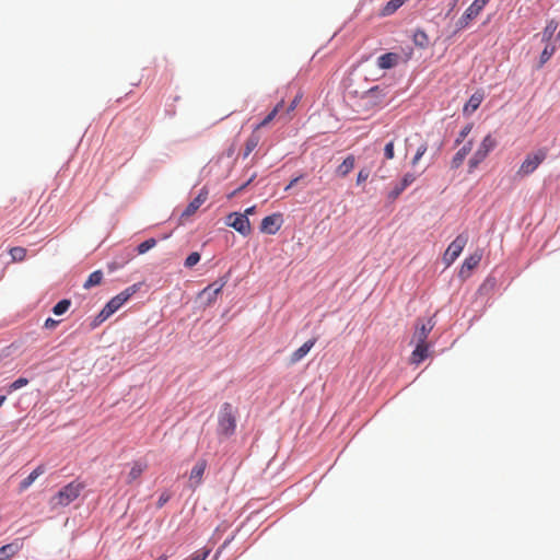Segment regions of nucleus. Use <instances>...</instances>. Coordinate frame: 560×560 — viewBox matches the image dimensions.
<instances>
[{
  "mask_svg": "<svg viewBox=\"0 0 560 560\" xmlns=\"http://www.w3.org/2000/svg\"><path fill=\"white\" fill-rule=\"evenodd\" d=\"M236 413L237 410L230 402H224L218 416V434L229 438L235 433L236 430Z\"/></svg>",
  "mask_w": 560,
  "mask_h": 560,
  "instance_id": "1",
  "label": "nucleus"
},
{
  "mask_svg": "<svg viewBox=\"0 0 560 560\" xmlns=\"http://www.w3.org/2000/svg\"><path fill=\"white\" fill-rule=\"evenodd\" d=\"M139 284H132L122 292L112 298L97 315V319L102 323L118 311L137 291Z\"/></svg>",
  "mask_w": 560,
  "mask_h": 560,
  "instance_id": "2",
  "label": "nucleus"
},
{
  "mask_svg": "<svg viewBox=\"0 0 560 560\" xmlns=\"http://www.w3.org/2000/svg\"><path fill=\"white\" fill-rule=\"evenodd\" d=\"M548 149L540 148L536 151L528 153L522 164L520 165L516 175L521 178L529 176L533 174L539 165L547 159Z\"/></svg>",
  "mask_w": 560,
  "mask_h": 560,
  "instance_id": "3",
  "label": "nucleus"
},
{
  "mask_svg": "<svg viewBox=\"0 0 560 560\" xmlns=\"http://www.w3.org/2000/svg\"><path fill=\"white\" fill-rule=\"evenodd\" d=\"M81 490V483L74 481L68 483L50 499V506L57 509L69 505L80 495Z\"/></svg>",
  "mask_w": 560,
  "mask_h": 560,
  "instance_id": "4",
  "label": "nucleus"
},
{
  "mask_svg": "<svg viewBox=\"0 0 560 560\" xmlns=\"http://www.w3.org/2000/svg\"><path fill=\"white\" fill-rule=\"evenodd\" d=\"M495 147L497 140L491 135H487L468 162L470 171L475 170Z\"/></svg>",
  "mask_w": 560,
  "mask_h": 560,
  "instance_id": "5",
  "label": "nucleus"
},
{
  "mask_svg": "<svg viewBox=\"0 0 560 560\" xmlns=\"http://www.w3.org/2000/svg\"><path fill=\"white\" fill-rule=\"evenodd\" d=\"M468 242V234L467 233H460L456 236V238L448 245L446 248L444 255H443V261L448 267L451 266L462 254L464 247L466 246Z\"/></svg>",
  "mask_w": 560,
  "mask_h": 560,
  "instance_id": "6",
  "label": "nucleus"
},
{
  "mask_svg": "<svg viewBox=\"0 0 560 560\" xmlns=\"http://www.w3.org/2000/svg\"><path fill=\"white\" fill-rule=\"evenodd\" d=\"M434 326L435 322L433 318H429L427 320L418 319L416 323V330L412 336V342L428 343V336Z\"/></svg>",
  "mask_w": 560,
  "mask_h": 560,
  "instance_id": "7",
  "label": "nucleus"
},
{
  "mask_svg": "<svg viewBox=\"0 0 560 560\" xmlns=\"http://www.w3.org/2000/svg\"><path fill=\"white\" fill-rule=\"evenodd\" d=\"M228 225L235 229L243 235H248L250 232V223L246 214L242 213H231L228 217Z\"/></svg>",
  "mask_w": 560,
  "mask_h": 560,
  "instance_id": "8",
  "label": "nucleus"
},
{
  "mask_svg": "<svg viewBox=\"0 0 560 560\" xmlns=\"http://www.w3.org/2000/svg\"><path fill=\"white\" fill-rule=\"evenodd\" d=\"M225 284L226 280L221 278L206 287L200 292V296L206 300L207 305H210L217 300Z\"/></svg>",
  "mask_w": 560,
  "mask_h": 560,
  "instance_id": "9",
  "label": "nucleus"
},
{
  "mask_svg": "<svg viewBox=\"0 0 560 560\" xmlns=\"http://www.w3.org/2000/svg\"><path fill=\"white\" fill-rule=\"evenodd\" d=\"M206 468H207L206 459H199L195 464V466L192 467L190 475H189L190 487L196 488L201 483Z\"/></svg>",
  "mask_w": 560,
  "mask_h": 560,
  "instance_id": "10",
  "label": "nucleus"
},
{
  "mask_svg": "<svg viewBox=\"0 0 560 560\" xmlns=\"http://www.w3.org/2000/svg\"><path fill=\"white\" fill-rule=\"evenodd\" d=\"M208 192L207 191H200L198 196L189 202V205L186 207V209L183 211L180 219H188L191 217L196 211L200 208V206L207 200Z\"/></svg>",
  "mask_w": 560,
  "mask_h": 560,
  "instance_id": "11",
  "label": "nucleus"
},
{
  "mask_svg": "<svg viewBox=\"0 0 560 560\" xmlns=\"http://www.w3.org/2000/svg\"><path fill=\"white\" fill-rule=\"evenodd\" d=\"M429 357V343L416 342V348L411 353L410 361L413 364H420Z\"/></svg>",
  "mask_w": 560,
  "mask_h": 560,
  "instance_id": "12",
  "label": "nucleus"
},
{
  "mask_svg": "<svg viewBox=\"0 0 560 560\" xmlns=\"http://www.w3.org/2000/svg\"><path fill=\"white\" fill-rule=\"evenodd\" d=\"M278 220H279V215L276 213L266 217L262 220L261 225H260L261 232L267 233V234L277 233L278 230L280 229V224H279Z\"/></svg>",
  "mask_w": 560,
  "mask_h": 560,
  "instance_id": "13",
  "label": "nucleus"
},
{
  "mask_svg": "<svg viewBox=\"0 0 560 560\" xmlns=\"http://www.w3.org/2000/svg\"><path fill=\"white\" fill-rule=\"evenodd\" d=\"M399 59L400 57L398 54L387 52L377 58V66L384 70L392 69L398 65Z\"/></svg>",
  "mask_w": 560,
  "mask_h": 560,
  "instance_id": "14",
  "label": "nucleus"
},
{
  "mask_svg": "<svg viewBox=\"0 0 560 560\" xmlns=\"http://www.w3.org/2000/svg\"><path fill=\"white\" fill-rule=\"evenodd\" d=\"M316 343V338H312L307 341H305L296 351H294L290 358V363L291 364H294L296 362H299L300 360H302L308 352L310 350L314 347V345Z\"/></svg>",
  "mask_w": 560,
  "mask_h": 560,
  "instance_id": "15",
  "label": "nucleus"
},
{
  "mask_svg": "<svg viewBox=\"0 0 560 560\" xmlns=\"http://www.w3.org/2000/svg\"><path fill=\"white\" fill-rule=\"evenodd\" d=\"M471 148H472V141L469 140L466 144L463 145V148H460L456 152V154L454 155V158L452 159V162H451L452 168H458L463 164L464 160L466 159L468 153L471 151Z\"/></svg>",
  "mask_w": 560,
  "mask_h": 560,
  "instance_id": "16",
  "label": "nucleus"
},
{
  "mask_svg": "<svg viewBox=\"0 0 560 560\" xmlns=\"http://www.w3.org/2000/svg\"><path fill=\"white\" fill-rule=\"evenodd\" d=\"M483 100V94L480 93V92H476L474 93L468 102L465 104L464 108H463V112L465 115H471L475 110L478 109V107L480 106L481 102Z\"/></svg>",
  "mask_w": 560,
  "mask_h": 560,
  "instance_id": "17",
  "label": "nucleus"
},
{
  "mask_svg": "<svg viewBox=\"0 0 560 560\" xmlns=\"http://www.w3.org/2000/svg\"><path fill=\"white\" fill-rule=\"evenodd\" d=\"M45 472L44 465L37 466L25 479L20 483V491L26 490L39 476Z\"/></svg>",
  "mask_w": 560,
  "mask_h": 560,
  "instance_id": "18",
  "label": "nucleus"
},
{
  "mask_svg": "<svg viewBox=\"0 0 560 560\" xmlns=\"http://www.w3.org/2000/svg\"><path fill=\"white\" fill-rule=\"evenodd\" d=\"M355 164V158L348 155L343 162L337 167L336 173L338 176L346 177L353 168Z\"/></svg>",
  "mask_w": 560,
  "mask_h": 560,
  "instance_id": "19",
  "label": "nucleus"
},
{
  "mask_svg": "<svg viewBox=\"0 0 560 560\" xmlns=\"http://www.w3.org/2000/svg\"><path fill=\"white\" fill-rule=\"evenodd\" d=\"M408 0H389L381 10V15L389 16L394 14Z\"/></svg>",
  "mask_w": 560,
  "mask_h": 560,
  "instance_id": "20",
  "label": "nucleus"
},
{
  "mask_svg": "<svg viewBox=\"0 0 560 560\" xmlns=\"http://www.w3.org/2000/svg\"><path fill=\"white\" fill-rule=\"evenodd\" d=\"M19 548L18 542H11L2 546L0 548V560H10L19 551Z\"/></svg>",
  "mask_w": 560,
  "mask_h": 560,
  "instance_id": "21",
  "label": "nucleus"
},
{
  "mask_svg": "<svg viewBox=\"0 0 560 560\" xmlns=\"http://www.w3.org/2000/svg\"><path fill=\"white\" fill-rule=\"evenodd\" d=\"M147 466L140 462H135L127 478L128 483H132L135 480H137L142 472L145 470Z\"/></svg>",
  "mask_w": 560,
  "mask_h": 560,
  "instance_id": "22",
  "label": "nucleus"
},
{
  "mask_svg": "<svg viewBox=\"0 0 560 560\" xmlns=\"http://www.w3.org/2000/svg\"><path fill=\"white\" fill-rule=\"evenodd\" d=\"M490 0H474V2L466 9L475 19L480 14L483 8L489 3Z\"/></svg>",
  "mask_w": 560,
  "mask_h": 560,
  "instance_id": "23",
  "label": "nucleus"
},
{
  "mask_svg": "<svg viewBox=\"0 0 560 560\" xmlns=\"http://www.w3.org/2000/svg\"><path fill=\"white\" fill-rule=\"evenodd\" d=\"M103 272L101 270L93 271L84 283L85 289L98 285L102 282Z\"/></svg>",
  "mask_w": 560,
  "mask_h": 560,
  "instance_id": "24",
  "label": "nucleus"
},
{
  "mask_svg": "<svg viewBox=\"0 0 560 560\" xmlns=\"http://www.w3.org/2000/svg\"><path fill=\"white\" fill-rule=\"evenodd\" d=\"M9 253L13 262H20L25 259L27 252L24 247L16 246L10 248Z\"/></svg>",
  "mask_w": 560,
  "mask_h": 560,
  "instance_id": "25",
  "label": "nucleus"
},
{
  "mask_svg": "<svg viewBox=\"0 0 560 560\" xmlns=\"http://www.w3.org/2000/svg\"><path fill=\"white\" fill-rule=\"evenodd\" d=\"M480 261V256H477V255H471L469 257H467L463 265H462V269H460V273H463L465 270H471L474 269Z\"/></svg>",
  "mask_w": 560,
  "mask_h": 560,
  "instance_id": "26",
  "label": "nucleus"
},
{
  "mask_svg": "<svg viewBox=\"0 0 560 560\" xmlns=\"http://www.w3.org/2000/svg\"><path fill=\"white\" fill-rule=\"evenodd\" d=\"M289 90H295V92L293 94V100L287 109L288 114L291 113L296 107V105L300 103V101L303 97V92L301 91V89L299 86H295V85L289 86Z\"/></svg>",
  "mask_w": 560,
  "mask_h": 560,
  "instance_id": "27",
  "label": "nucleus"
},
{
  "mask_svg": "<svg viewBox=\"0 0 560 560\" xmlns=\"http://www.w3.org/2000/svg\"><path fill=\"white\" fill-rule=\"evenodd\" d=\"M413 43H415L416 46L424 48V47H427L429 45V37L425 34V32L417 31L413 34Z\"/></svg>",
  "mask_w": 560,
  "mask_h": 560,
  "instance_id": "28",
  "label": "nucleus"
},
{
  "mask_svg": "<svg viewBox=\"0 0 560 560\" xmlns=\"http://www.w3.org/2000/svg\"><path fill=\"white\" fill-rule=\"evenodd\" d=\"M71 306V301L68 299H63L59 301L52 308L55 315L59 316L65 314L69 307Z\"/></svg>",
  "mask_w": 560,
  "mask_h": 560,
  "instance_id": "29",
  "label": "nucleus"
},
{
  "mask_svg": "<svg viewBox=\"0 0 560 560\" xmlns=\"http://www.w3.org/2000/svg\"><path fill=\"white\" fill-rule=\"evenodd\" d=\"M428 150V143L427 141L424 140H421L418 148H417V151H416V154L415 156L412 158L411 160V164L415 166L419 163V161L421 160V158L423 156V154L427 152Z\"/></svg>",
  "mask_w": 560,
  "mask_h": 560,
  "instance_id": "30",
  "label": "nucleus"
},
{
  "mask_svg": "<svg viewBox=\"0 0 560 560\" xmlns=\"http://www.w3.org/2000/svg\"><path fill=\"white\" fill-rule=\"evenodd\" d=\"M155 245H156V241L154 238L145 240L144 242H142L141 244L138 245L137 252L140 255L145 254L148 250L153 248Z\"/></svg>",
  "mask_w": 560,
  "mask_h": 560,
  "instance_id": "31",
  "label": "nucleus"
},
{
  "mask_svg": "<svg viewBox=\"0 0 560 560\" xmlns=\"http://www.w3.org/2000/svg\"><path fill=\"white\" fill-rule=\"evenodd\" d=\"M475 18L469 14L467 11H465L463 13V15L459 18V20L457 21V28L458 30H463V28H466L470 21L474 20Z\"/></svg>",
  "mask_w": 560,
  "mask_h": 560,
  "instance_id": "32",
  "label": "nucleus"
},
{
  "mask_svg": "<svg viewBox=\"0 0 560 560\" xmlns=\"http://www.w3.org/2000/svg\"><path fill=\"white\" fill-rule=\"evenodd\" d=\"M279 108H280V104H277L273 107V109L257 125V128L265 127L267 124H269L276 117Z\"/></svg>",
  "mask_w": 560,
  "mask_h": 560,
  "instance_id": "33",
  "label": "nucleus"
},
{
  "mask_svg": "<svg viewBox=\"0 0 560 560\" xmlns=\"http://www.w3.org/2000/svg\"><path fill=\"white\" fill-rule=\"evenodd\" d=\"M555 52V47H549V46H546L545 49L542 50L541 55H540V61H539V66H544L550 58L551 56L553 55Z\"/></svg>",
  "mask_w": 560,
  "mask_h": 560,
  "instance_id": "34",
  "label": "nucleus"
},
{
  "mask_svg": "<svg viewBox=\"0 0 560 560\" xmlns=\"http://www.w3.org/2000/svg\"><path fill=\"white\" fill-rule=\"evenodd\" d=\"M200 260V254L197 252H192L188 255V257L185 260V267L191 268L195 265H197Z\"/></svg>",
  "mask_w": 560,
  "mask_h": 560,
  "instance_id": "35",
  "label": "nucleus"
},
{
  "mask_svg": "<svg viewBox=\"0 0 560 560\" xmlns=\"http://www.w3.org/2000/svg\"><path fill=\"white\" fill-rule=\"evenodd\" d=\"M28 384V380L25 378V377H19L18 380H15L13 383L10 384L9 386V392H14V390H18L24 386H26Z\"/></svg>",
  "mask_w": 560,
  "mask_h": 560,
  "instance_id": "36",
  "label": "nucleus"
},
{
  "mask_svg": "<svg viewBox=\"0 0 560 560\" xmlns=\"http://www.w3.org/2000/svg\"><path fill=\"white\" fill-rule=\"evenodd\" d=\"M371 171L368 167H363L359 171L357 176V185L363 184L370 176Z\"/></svg>",
  "mask_w": 560,
  "mask_h": 560,
  "instance_id": "37",
  "label": "nucleus"
},
{
  "mask_svg": "<svg viewBox=\"0 0 560 560\" xmlns=\"http://www.w3.org/2000/svg\"><path fill=\"white\" fill-rule=\"evenodd\" d=\"M417 176L412 173H406L401 179V182L399 183L402 188H407L408 186H410L415 180H416Z\"/></svg>",
  "mask_w": 560,
  "mask_h": 560,
  "instance_id": "38",
  "label": "nucleus"
},
{
  "mask_svg": "<svg viewBox=\"0 0 560 560\" xmlns=\"http://www.w3.org/2000/svg\"><path fill=\"white\" fill-rule=\"evenodd\" d=\"M210 550L209 549H202L194 552L189 560H206L209 556Z\"/></svg>",
  "mask_w": 560,
  "mask_h": 560,
  "instance_id": "39",
  "label": "nucleus"
},
{
  "mask_svg": "<svg viewBox=\"0 0 560 560\" xmlns=\"http://www.w3.org/2000/svg\"><path fill=\"white\" fill-rule=\"evenodd\" d=\"M384 155L387 160H392L394 159L395 156V153H394V142L393 141H389L385 148H384Z\"/></svg>",
  "mask_w": 560,
  "mask_h": 560,
  "instance_id": "40",
  "label": "nucleus"
},
{
  "mask_svg": "<svg viewBox=\"0 0 560 560\" xmlns=\"http://www.w3.org/2000/svg\"><path fill=\"white\" fill-rule=\"evenodd\" d=\"M471 128H472V127H471V125H467V126H465V127L460 130V132H459V135H458V138L456 139V143L462 142V141H463V140H464V139L469 135V132L471 131Z\"/></svg>",
  "mask_w": 560,
  "mask_h": 560,
  "instance_id": "41",
  "label": "nucleus"
},
{
  "mask_svg": "<svg viewBox=\"0 0 560 560\" xmlns=\"http://www.w3.org/2000/svg\"><path fill=\"white\" fill-rule=\"evenodd\" d=\"M404 190H405V188H402V186L400 184H397L394 187V189L389 192L388 197L390 199H396Z\"/></svg>",
  "mask_w": 560,
  "mask_h": 560,
  "instance_id": "42",
  "label": "nucleus"
},
{
  "mask_svg": "<svg viewBox=\"0 0 560 560\" xmlns=\"http://www.w3.org/2000/svg\"><path fill=\"white\" fill-rule=\"evenodd\" d=\"M254 179V176H250L248 178V180H246L244 184H242L241 186H238L236 189H234L230 195L229 197H234L236 196L237 194H240L252 180Z\"/></svg>",
  "mask_w": 560,
  "mask_h": 560,
  "instance_id": "43",
  "label": "nucleus"
},
{
  "mask_svg": "<svg viewBox=\"0 0 560 560\" xmlns=\"http://www.w3.org/2000/svg\"><path fill=\"white\" fill-rule=\"evenodd\" d=\"M59 324L58 320L54 319V318H47L45 320V324H44V327L47 328V329H52L55 328L57 325Z\"/></svg>",
  "mask_w": 560,
  "mask_h": 560,
  "instance_id": "44",
  "label": "nucleus"
},
{
  "mask_svg": "<svg viewBox=\"0 0 560 560\" xmlns=\"http://www.w3.org/2000/svg\"><path fill=\"white\" fill-rule=\"evenodd\" d=\"M168 500H170L168 494H166V493L161 494L158 500V508H162Z\"/></svg>",
  "mask_w": 560,
  "mask_h": 560,
  "instance_id": "45",
  "label": "nucleus"
},
{
  "mask_svg": "<svg viewBox=\"0 0 560 560\" xmlns=\"http://www.w3.org/2000/svg\"><path fill=\"white\" fill-rule=\"evenodd\" d=\"M256 144H257V142H256V141H254V140H248V141H247V153H249V152L253 150V148H255V147H256Z\"/></svg>",
  "mask_w": 560,
  "mask_h": 560,
  "instance_id": "46",
  "label": "nucleus"
},
{
  "mask_svg": "<svg viewBox=\"0 0 560 560\" xmlns=\"http://www.w3.org/2000/svg\"><path fill=\"white\" fill-rule=\"evenodd\" d=\"M254 210H255V207H250V208L246 209L244 214H246V215L252 214L254 212Z\"/></svg>",
  "mask_w": 560,
  "mask_h": 560,
  "instance_id": "47",
  "label": "nucleus"
},
{
  "mask_svg": "<svg viewBox=\"0 0 560 560\" xmlns=\"http://www.w3.org/2000/svg\"><path fill=\"white\" fill-rule=\"evenodd\" d=\"M5 400V396H0V407L2 406V404L4 402Z\"/></svg>",
  "mask_w": 560,
  "mask_h": 560,
  "instance_id": "48",
  "label": "nucleus"
},
{
  "mask_svg": "<svg viewBox=\"0 0 560 560\" xmlns=\"http://www.w3.org/2000/svg\"><path fill=\"white\" fill-rule=\"evenodd\" d=\"M167 559V556L166 555H162L161 557H159L156 560H166Z\"/></svg>",
  "mask_w": 560,
  "mask_h": 560,
  "instance_id": "49",
  "label": "nucleus"
},
{
  "mask_svg": "<svg viewBox=\"0 0 560 560\" xmlns=\"http://www.w3.org/2000/svg\"><path fill=\"white\" fill-rule=\"evenodd\" d=\"M415 137H416V138H419V139L421 140V137H420V135H419V133H416V135H415Z\"/></svg>",
  "mask_w": 560,
  "mask_h": 560,
  "instance_id": "50",
  "label": "nucleus"
},
{
  "mask_svg": "<svg viewBox=\"0 0 560 560\" xmlns=\"http://www.w3.org/2000/svg\"><path fill=\"white\" fill-rule=\"evenodd\" d=\"M292 186V183L290 185L285 186V189H289Z\"/></svg>",
  "mask_w": 560,
  "mask_h": 560,
  "instance_id": "51",
  "label": "nucleus"
}]
</instances>
